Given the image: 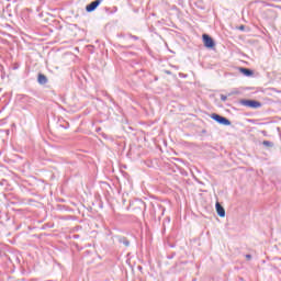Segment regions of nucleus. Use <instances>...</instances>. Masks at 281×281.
<instances>
[{
    "mask_svg": "<svg viewBox=\"0 0 281 281\" xmlns=\"http://www.w3.org/2000/svg\"><path fill=\"white\" fill-rule=\"evenodd\" d=\"M37 82H38V85H47V82H48L47 76H45L43 74H38Z\"/></svg>",
    "mask_w": 281,
    "mask_h": 281,
    "instance_id": "7",
    "label": "nucleus"
},
{
    "mask_svg": "<svg viewBox=\"0 0 281 281\" xmlns=\"http://www.w3.org/2000/svg\"><path fill=\"white\" fill-rule=\"evenodd\" d=\"M215 210H216L217 214L221 216V218H225V207H223V205H221V203L216 202Z\"/></svg>",
    "mask_w": 281,
    "mask_h": 281,
    "instance_id": "5",
    "label": "nucleus"
},
{
    "mask_svg": "<svg viewBox=\"0 0 281 281\" xmlns=\"http://www.w3.org/2000/svg\"><path fill=\"white\" fill-rule=\"evenodd\" d=\"M202 41L204 43V47H207V49H212V47L216 45V43H214V40L209 34H203Z\"/></svg>",
    "mask_w": 281,
    "mask_h": 281,
    "instance_id": "3",
    "label": "nucleus"
},
{
    "mask_svg": "<svg viewBox=\"0 0 281 281\" xmlns=\"http://www.w3.org/2000/svg\"><path fill=\"white\" fill-rule=\"evenodd\" d=\"M240 71L244 76H254V70L249 69V68H240Z\"/></svg>",
    "mask_w": 281,
    "mask_h": 281,
    "instance_id": "8",
    "label": "nucleus"
},
{
    "mask_svg": "<svg viewBox=\"0 0 281 281\" xmlns=\"http://www.w3.org/2000/svg\"><path fill=\"white\" fill-rule=\"evenodd\" d=\"M240 104H243V106H248L249 109H260V106H262V103L256 100H241Z\"/></svg>",
    "mask_w": 281,
    "mask_h": 281,
    "instance_id": "2",
    "label": "nucleus"
},
{
    "mask_svg": "<svg viewBox=\"0 0 281 281\" xmlns=\"http://www.w3.org/2000/svg\"><path fill=\"white\" fill-rule=\"evenodd\" d=\"M117 241L120 243V245H124V247H131V241L124 236H119Z\"/></svg>",
    "mask_w": 281,
    "mask_h": 281,
    "instance_id": "6",
    "label": "nucleus"
},
{
    "mask_svg": "<svg viewBox=\"0 0 281 281\" xmlns=\"http://www.w3.org/2000/svg\"><path fill=\"white\" fill-rule=\"evenodd\" d=\"M211 119L217 122V124H222L223 126H231L232 121H229L227 117L222 116L221 114L213 113L211 114Z\"/></svg>",
    "mask_w": 281,
    "mask_h": 281,
    "instance_id": "1",
    "label": "nucleus"
},
{
    "mask_svg": "<svg viewBox=\"0 0 281 281\" xmlns=\"http://www.w3.org/2000/svg\"><path fill=\"white\" fill-rule=\"evenodd\" d=\"M221 100H222V102H226L227 101V95L221 94Z\"/></svg>",
    "mask_w": 281,
    "mask_h": 281,
    "instance_id": "11",
    "label": "nucleus"
},
{
    "mask_svg": "<svg viewBox=\"0 0 281 281\" xmlns=\"http://www.w3.org/2000/svg\"><path fill=\"white\" fill-rule=\"evenodd\" d=\"M247 260H251V255H246Z\"/></svg>",
    "mask_w": 281,
    "mask_h": 281,
    "instance_id": "13",
    "label": "nucleus"
},
{
    "mask_svg": "<svg viewBox=\"0 0 281 281\" xmlns=\"http://www.w3.org/2000/svg\"><path fill=\"white\" fill-rule=\"evenodd\" d=\"M265 146H267L268 148H273V143L271 140H263L262 143Z\"/></svg>",
    "mask_w": 281,
    "mask_h": 281,
    "instance_id": "9",
    "label": "nucleus"
},
{
    "mask_svg": "<svg viewBox=\"0 0 281 281\" xmlns=\"http://www.w3.org/2000/svg\"><path fill=\"white\" fill-rule=\"evenodd\" d=\"M3 181H5V180H2V181H1V186H3V184H4V182H3Z\"/></svg>",
    "mask_w": 281,
    "mask_h": 281,
    "instance_id": "15",
    "label": "nucleus"
},
{
    "mask_svg": "<svg viewBox=\"0 0 281 281\" xmlns=\"http://www.w3.org/2000/svg\"><path fill=\"white\" fill-rule=\"evenodd\" d=\"M104 0H94L91 3H89L86 7V11L87 12H95V10H98V7L100 5V3H102Z\"/></svg>",
    "mask_w": 281,
    "mask_h": 281,
    "instance_id": "4",
    "label": "nucleus"
},
{
    "mask_svg": "<svg viewBox=\"0 0 281 281\" xmlns=\"http://www.w3.org/2000/svg\"><path fill=\"white\" fill-rule=\"evenodd\" d=\"M239 30H240L241 32H244L245 25H240V26H239Z\"/></svg>",
    "mask_w": 281,
    "mask_h": 281,
    "instance_id": "12",
    "label": "nucleus"
},
{
    "mask_svg": "<svg viewBox=\"0 0 281 281\" xmlns=\"http://www.w3.org/2000/svg\"><path fill=\"white\" fill-rule=\"evenodd\" d=\"M128 38H133V41H139V36L133 34H128Z\"/></svg>",
    "mask_w": 281,
    "mask_h": 281,
    "instance_id": "10",
    "label": "nucleus"
},
{
    "mask_svg": "<svg viewBox=\"0 0 281 281\" xmlns=\"http://www.w3.org/2000/svg\"><path fill=\"white\" fill-rule=\"evenodd\" d=\"M138 270L142 271V266H138Z\"/></svg>",
    "mask_w": 281,
    "mask_h": 281,
    "instance_id": "14",
    "label": "nucleus"
},
{
    "mask_svg": "<svg viewBox=\"0 0 281 281\" xmlns=\"http://www.w3.org/2000/svg\"><path fill=\"white\" fill-rule=\"evenodd\" d=\"M167 74H170V71H167Z\"/></svg>",
    "mask_w": 281,
    "mask_h": 281,
    "instance_id": "16",
    "label": "nucleus"
}]
</instances>
